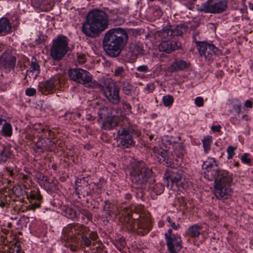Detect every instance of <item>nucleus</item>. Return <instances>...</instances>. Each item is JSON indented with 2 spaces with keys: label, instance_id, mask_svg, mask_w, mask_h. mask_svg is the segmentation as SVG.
I'll list each match as a JSON object with an SVG mask.
<instances>
[{
  "label": "nucleus",
  "instance_id": "f257e3e1",
  "mask_svg": "<svg viewBox=\"0 0 253 253\" xmlns=\"http://www.w3.org/2000/svg\"><path fill=\"white\" fill-rule=\"evenodd\" d=\"M63 231L66 234L64 237V239L67 240L65 246L72 251H76L78 249V240L75 236L76 234L82 235L81 245L83 247L94 246L98 239L96 232H90L88 227L82 224H71Z\"/></svg>",
  "mask_w": 253,
  "mask_h": 253
},
{
  "label": "nucleus",
  "instance_id": "f03ea898",
  "mask_svg": "<svg viewBox=\"0 0 253 253\" xmlns=\"http://www.w3.org/2000/svg\"><path fill=\"white\" fill-rule=\"evenodd\" d=\"M123 225L128 231L140 236L147 235L151 230L152 223L150 214L148 211L141 213L137 217L129 208L124 209Z\"/></svg>",
  "mask_w": 253,
  "mask_h": 253
},
{
  "label": "nucleus",
  "instance_id": "7ed1b4c3",
  "mask_svg": "<svg viewBox=\"0 0 253 253\" xmlns=\"http://www.w3.org/2000/svg\"><path fill=\"white\" fill-rule=\"evenodd\" d=\"M126 31L121 28L109 30L103 40V48L106 54L112 57L118 56L128 41Z\"/></svg>",
  "mask_w": 253,
  "mask_h": 253
},
{
  "label": "nucleus",
  "instance_id": "20e7f679",
  "mask_svg": "<svg viewBox=\"0 0 253 253\" xmlns=\"http://www.w3.org/2000/svg\"><path fill=\"white\" fill-rule=\"evenodd\" d=\"M109 17L104 11L94 9L88 13L82 25V32L87 37L95 38L108 28Z\"/></svg>",
  "mask_w": 253,
  "mask_h": 253
},
{
  "label": "nucleus",
  "instance_id": "39448f33",
  "mask_svg": "<svg viewBox=\"0 0 253 253\" xmlns=\"http://www.w3.org/2000/svg\"><path fill=\"white\" fill-rule=\"evenodd\" d=\"M132 182L138 185H145L153 176V172L142 161L133 162L129 169Z\"/></svg>",
  "mask_w": 253,
  "mask_h": 253
},
{
  "label": "nucleus",
  "instance_id": "423d86ee",
  "mask_svg": "<svg viewBox=\"0 0 253 253\" xmlns=\"http://www.w3.org/2000/svg\"><path fill=\"white\" fill-rule=\"evenodd\" d=\"M69 39L62 35H58L52 41L50 47V56L54 60L60 61L67 53L69 50Z\"/></svg>",
  "mask_w": 253,
  "mask_h": 253
},
{
  "label": "nucleus",
  "instance_id": "0eeeda50",
  "mask_svg": "<svg viewBox=\"0 0 253 253\" xmlns=\"http://www.w3.org/2000/svg\"><path fill=\"white\" fill-rule=\"evenodd\" d=\"M99 88L110 103L114 105H117L120 103V88L113 80H106L104 84L99 86Z\"/></svg>",
  "mask_w": 253,
  "mask_h": 253
},
{
  "label": "nucleus",
  "instance_id": "6e6552de",
  "mask_svg": "<svg viewBox=\"0 0 253 253\" xmlns=\"http://www.w3.org/2000/svg\"><path fill=\"white\" fill-rule=\"evenodd\" d=\"M63 77L60 74L55 75L44 82L40 83L38 90L42 94L47 95L52 93L61 86Z\"/></svg>",
  "mask_w": 253,
  "mask_h": 253
},
{
  "label": "nucleus",
  "instance_id": "1a4fd4ad",
  "mask_svg": "<svg viewBox=\"0 0 253 253\" xmlns=\"http://www.w3.org/2000/svg\"><path fill=\"white\" fill-rule=\"evenodd\" d=\"M164 177L171 182L172 186L175 185L179 190L184 189L188 186L185 178L183 177L181 172L176 169L170 168L168 169Z\"/></svg>",
  "mask_w": 253,
  "mask_h": 253
},
{
  "label": "nucleus",
  "instance_id": "9d476101",
  "mask_svg": "<svg viewBox=\"0 0 253 253\" xmlns=\"http://www.w3.org/2000/svg\"><path fill=\"white\" fill-rule=\"evenodd\" d=\"M197 47L200 56L208 62L212 61L213 56L218 52V48L212 44L198 42Z\"/></svg>",
  "mask_w": 253,
  "mask_h": 253
},
{
  "label": "nucleus",
  "instance_id": "9b49d317",
  "mask_svg": "<svg viewBox=\"0 0 253 253\" xmlns=\"http://www.w3.org/2000/svg\"><path fill=\"white\" fill-rule=\"evenodd\" d=\"M227 7L225 0L215 1L208 0L202 5V10L210 13H219L223 12Z\"/></svg>",
  "mask_w": 253,
  "mask_h": 253
},
{
  "label": "nucleus",
  "instance_id": "f8f14e48",
  "mask_svg": "<svg viewBox=\"0 0 253 253\" xmlns=\"http://www.w3.org/2000/svg\"><path fill=\"white\" fill-rule=\"evenodd\" d=\"M119 144L125 148H128L134 145L132 137V131L129 128H123L118 131Z\"/></svg>",
  "mask_w": 253,
  "mask_h": 253
},
{
  "label": "nucleus",
  "instance_id": "ddd939ff",
  "mask_svg": "<svg viewBox=\"0 0 253 253\" xmlns=\"http://www.w3.org/2000/svg\"><path fill=\"white\" fill-rule=\"evenodd\" d=\"M218 164L214 158H209L203 165L204 171V177L209 180H213V175H215L217 170L220 169L217 168Z\"/></svg>",
  "mask_w": 253,
  "mask_h": 253
},
{
  "label": "nucleus",
  "instance_id": "4468645a",
  "mask_svg": "<svg viewBox=\"0 0 253 253\" xmlns=\"http://www.w3.org/2000/svg\"><path fill=\"white\" fill-rule=\"evenodd\" d=\"M213 175L214 184H219L231 186L233 183V174L228 170L219 169Z\"/></svg>",
  "mask_w": 253,
  "mask_h": 253
},
{
  "label": "nucleus",
  "instance_id": "2eb2a0df",
  "mask_svg": "<svg viewBox=\"0 0 253 253\" xmlns=\"http://www.w3.org/2000/svg\"><path fill=\"white\" fill-rule=\"evenodd\" d=\"M166 243L169 253H179L182 248L181 237L178 235H166Z\"/></svg>",
  "mask_w": 253,
  "mask_h": 253
},
{
  "label": "nucleus",
  "instance_id": "dca6fc26",
  "mask_svg": "<svg viewBox=\"0 0 253 253\" xmlns=\"http://www.w3.org/2000/svg\"><path fill=\"white\" fill-rule=\"evenodd\" d=\"M214 188L215 196L218 199L224 200L231 196L232 190L230 185L214 184Z\"/></svg>",
  "mask_w": 253,
  "mask_h": 253
},
{
  "label": "nucleus",
  "instance_id": "f3484780",
  "mask_svg": "<svg viewBox=\"0 0 253 253\" xmlns=\"http://www.w3.org/2000/svg\"><path fill=\"white\" fill-rule=\"evenodd\" d=\"M16 62V57L10 53H3L0 56V65L6 72H9L14 69Z\"/></svg>",
  "mask_w": 253,
  "mask_h": 253
},
{
  "label": "nucleus",
  "instance_id": "a211bd4d",
  "mask_svg": "<svg viewBox=\"0 0 253 253\" xmlns=\"http://www.w3.org/2000/svg\"><path fill=\"white\" fill-rule=\"evenodd\" d=\"M181 44L177 41L169 40L162 41L159 45V49L161 51H164L167 53H169L172 51L179 49Z\"/></svg>",
  "mask_w": 253,
  "mask_h": 253
},
{
  "label": "nucleus",
  "instance_id": "6ab92c4d",
  "mask_svg": "<svg viewBox=\"0 0 253 253\" xmlns=\"http://www.w3.org/2000/svg\"><path fill=\"white\" fill-rule=\"evenodd\" d=\"M119 122V117L114 114L102 121V128L105 130L112 129L118 126Z\"/></svg>",
  "mask_w": 253,
  "mask_h": 253
},
{
  "label": "nucleus",
  "instance_id": "aec40b11",
  "mask_svg": "<svg viewBox=\"0 0 253 253\" xmlns=\"http://www.w3.org/2000/svg\"><path fill=\"white\" fill-rule=\"evenodd\" d=\"M84 70L80 68L71 69L69 70V76L71 80L78 83L83 81L81 78L82 76H85Z\"/></svg>",
  "mask_w": 253,
  "mask_h": 253
},
{
  "label": "nucleus",
  "instance_id": "412c9836",
  "mask_svg": "<svg viewBox=\"0 0 253 253\" xmlns=\"http://www.w3.org/2000/svg\"><path fill=\"white\" fill-rule=\"evenodd\" d=\"M29 198L31 200L30 204L28 206L30 210H35L40 207V201L42 199V196L39 193L36 192L30 194Z\"/></svg>",
  "mask_w": 253,
  "mask_h": 253
},
{
  "label": "nucleus",
  "instance_id": "4be33fe9",
  "mask_svg": "<svg viewBox=\"0 0 253 253\" xmlns=\"http://www.w3.org/2000/svg\"><path fill=\"white\" fill-rule=\"evenodd\" d=\"M98 115L102 121L109 118L114 114V109L112 107L102 106L98 109Z\"/></svg>",
  "mask_w": 253,
  "mask_h": 253
},
{
  "label": "nucleus",
  "instance_id": "5701e85b",
  "mask_svg": "<svg viewBox=\"0 0 253 253\" xmlns=\"http://www.w3.org/2000/svg\"><path fill=\"white\" fill-rule=\"evenodd\" d=\"M190 64L185 61L179 60L174 62L169 68L171 72H177L180 70H183L188 69Z\"/></svg>",
  "mask_w": 253,
  "mask_h": 253
},
{
  "label": "nucleus",
  "instance_id": "b1692460",
  "mask_svg": "<svg viewBox=\"0 0 253 253\" xmlns=\"http://www.w3.org/2000/svg\"><path fill=\"white\" fill-rule=\"evenodd\" d=\"M13 151L10 145L3 146L2 150L0 152V163H4L7 159L13 156Z\"/></svg>",
  "mask_w": 253,
  "mask_h": 253
},
{
  "label": "nucleus",
  "instance_id": "393cba45",
  "mask_svg": "<svg viewBox=\"0 0 253 253\" xmlns=\"http://www.w3.org/2000/svg\"><path fill=\"white\" fill-rule=\"evenodd\" d=\"M11 30V25L9 20L6 18L0 19V35L5 36L9 34Z\"/></svg>",
  "mask_w": 253,
  "mask_h": 253
},
{
  "label": "nucleus",
  "instance_id": "a878e982",
  "mask_svg": "<svg viewBox=\"0 0 253 253\" xmlns=\"http://www.w3.org/2000/svg\"><path fill=\"white\" fill-rule=\"evenodd\" d=\"M157 36L161 39L166 40H169L172 38L170 26L164 27L161 30L158 31Z\"/></svg>",
  "mask_w": 253,
  "mask_h": 253
},
{
  "label": "nucleus",
  "instance_id": "bb28decb",
  "mask_svg": "<svg viewBox=\"0 0 253 253\" xmlns=\"http://www.w3.org/2000/svg\"><path fill=\"white\" fill-rule=\"evenodd\" d=\"M160 153L161 157H158L160 162L167 167H171L173 165V163L171 159L168 157V150L161 149Z\"/></svg>",
  "mask_w": 253,
  "mask_h": 253
},
{
  "label": "nucleus",
  "instance_id": "cd10ccee",
  "mask_svg": "<svg viewBox=\"0 0 253 253\" xmlns=\"http://www.w3.org/2000/svg\"><path fill=\"white\" fill-rule=\"evenodd\" d=\"M171 30L172 38L174 36H181L186 31V28L183 25L180 24L176 26H170Z\"/></svg>",
  "mask_w": 253,
  "mask_h": 253
},
{
  "label": "nucleus",
  "instance_id": "c85d7f7f",
  "mask_svg": "<svg viewBox=\"0 0 253 253\" xmlns=\"http://www.w3.org/2000/svg\"><path fill=\"white\" fill-rule=\"evenodd\" d=\"M201 229V226L194 224L189 227L188 234L191 238H196L200 235Z\"/></svg>",
  "mask_w": 253,
  "mask_h": 253
},
{
  "label": "nucleus",
  "instance_id": "c756f323",
  "mask_svg": "<svg viewBox=\"0 0 253 253\" xmlns=\"http://www.w3.org/2000/svg\"><path fill=\"white\" fill-rule=\"evenodd\" d=\"M171 153L172 156H176L177 158H180L184 155L185 151L183 145L177 143L174 145V149Z\"/></svg>",
  "mask_w": 253,
  "mask_h": 253
},
{
  "label": "nucleus",
  "instance_id": "7c9ffc66",
  "mask_svg": "<svg viewBox=\"0 0 253 253\" xmlns=\"http://www.w3.org/2000/svg\"><path fill=\"white\" fill-rule=\"evenodd\" d=\"M4 123L2 127L1 132L3 136L9 137L12 135V127L11 124L6 122L4 120Z\"/></svg>",
  "mask_w": 253,
  "mask_h": 253
},
{
  "label": "nucleus",
  "instance_id": "2f4dec72",
  "mask_svg": "<svg viewBox=\"0 0 253 253\" xmlns=\"http://www.w3.org/2000/svg\"><path fill=\"white\" fill-rule=\"evenodd\" d=\"M85 76H82L81 78L83 80V81L79 82L80 84H82L86 86H90L92 84V75L87 71L84 70Z\"/></svg>",
  "mask_w": 253,
  "mask_h": 253
},
{
  "label": "nucleus",
  "instance_id": "473e14b6",
  "mask_svg": "<svg viewBox=\"0 0 253 253\" xmlns=\"http://www.w3.org/2000/svg\"><path fill=\"white\" fill-rule=\"evenodd\" d=\"M212 141V137L207 136L202 140L204 150L206 153H208L211 150V145Z\"/></svg>",
  "mask_w": 253,
  "mask_h": 253
},
{
  "label": "nucleus",
  "instance_id": "72a5a7b5",
  "mask_svg": "<svg viewBox=\"0 0 253 253\" xmlns=\"http://www.w3.org/2000/svg\"><path fill=\"white\" fill-rule=\"evenodd\" d=\"M132 87V86L128 82L126 81H123L122 83V90L125 94L127 95H131Z\"/></svg>",
  "mask_w": 253,
  "mask_h": 253
},
{
  "label": "nucleus",
  "instance_id": "f704fd0d",
  "mask_svg": "<svg viewBox=\"0 0 253 253\" xmlns=\"http://www.w3.org/2000/svg\"><path fill=\"white\" fill-rule=\"evenodd\" d=\"M114 75L116 77L123 78L125 76V71L123 66H117L114 69Z\"/></svg>",
  "mask_w": 253,
  "mask_h": 253
},
{
  "label": "nucleus",
  "instance_id": "c9c22d12",
  "mask_svg": "<svg viewBox=\"0 0 253 253\" xmlns=\"http://www.w3.org/2000/svg\"><path fill=\"white\" fill-rule=\"evenodd\" d=\"M150 10L154 19H158L162 15V11L158 6L151 7Z\"/></svg>",
  "mask_w": 253,
  "mask_h": 253
},
{
  "label": "nucleus",
  "instance_id": "e433bc0d",
  "mask_svg": "<svg viewBox=\"0 0 253 253\" xmlns=\"http://www.w3.org/2000/svg\"><path fill=\"white\" fill-rule=\"evenodd\" d=\"M163 101L165 106L169 107L173 103V98L170 95H165L163 97Z\"/></svg>",
  "mask_w": 253,
  "mask_h": 253
},
{
  "label": "nucleus",
  "instance_id": "4c0bfd02",
  "mask_svg": "<svg viewBox=\"0 0 253 253\" xmlns=\"http://www.w3.org/2000/svg\"><path fill=\"white\" fill-rule=\"evenodd\" d=\"M30 70L31 72L37 71L38 74L40 73V67L36 62V59L35 58L32 59Z\"/></svg>",
  "mask_w": 253,
  "mask_h": 253
},
{
  "label": "nucleus",
  "instance_id": "58836bf2",
  "mask_svg": "<svg viewBox=\"0 0 253 253\" xmlns=\"http://www.w3.org/2000/svg\"><path fill=\"white\" fill-rule=\"evenodd\" d=\"M43 145L42 140L38 141L34 147V151L37 153L42 152L43 151Z\"/></svg>",
  "mask_w": 253,
  "mask_h": 253
},
{
  "label": "nucleus",
  "instance_id": "ea45409f",
  "mask_svg": "<svg viewBox=\"0 0 253 253\" xmlns=\"http://www.w3.org/2000/svg\"><path fill=\"white\" fill-rule=\"evenodd\" d=\"M65 215L70 218H75L76 216V212L70 208H67L65 210Z\"/></svg>",
  "mask_w": 253,
  "mask_h": 253
},
{
  "label": "nucleus",
  "instance_id": "a19ab883",
  "mask_svg": "<svg viewBox=\"0 0 253 253\" xmlns=\"http://www.w3.org/2000/svg\"><path fill=\"white\" fill-rule=\"evenodd\" d=\"M153 190L157 195H159L164 191V187L162 184L158 183L154 185Z\"/></svg>",
  "mask_w": 253,
  "mask_h": 253
},
{
  "label": "nucleus",
  "instance_id": "79ce46f5",
  "mask_svg": "<svg viewBox=\"0 0 253 253\" xmlns=\"http://www.w3.org/2000/svg\"><path fill=\"white\" fill-rule=\"evenodd\" d=\"M133 53L136 55H142L144 54V50L141 46L138 45H134Z\"/></svg>",
  "mask_w": 253,
  "mask_h": 253
},
{
  "label": "nucleus",
  "instance_id": "37998d69",
  "mask_svg": "<svg viewBox=\"0 0 253 253\" xmlns=\"http://www.w3.org/2000/svg\"><path fill=\"white\" fill-rule=\"evenodd\" d=\"M77 61L79 64H83L86 61L85 55L84 54L77 53Z\"/></svg>",
  "mask_w": 253,
  "mask_h": 253
},
{
  "label": "nucleus",
  "instance_id": "c03bdc74",
  "mask_svg": "<svg viewBox=\"0 0 253 253\" xmlns=\"http://www.w3.org/2000/svg\"><path fill=\"white\" fill-rule=\"evenodd\" d=\"M5 175H7L8 176H9L11 178V179L8 180V182L9 183L11 182L12 181V180L14 179V176H15L13 171L11 170L9 168H6L5 169Z\"/></svg>",
  "mask_w": 253,
  "mask_h": 253
},
{
  "label": "nucleus",
  "instance_id": "a18cd8bd",
  "mask_svg": "<svg viewBox=\"0 0 253 253\" xmlns=\"http://www.w3.org/2000/svg\"><path fill=\"white\" fill-rule=\"evenodd\" d=\"M242 106V104L241 102L237 104H234L233 105V109L238 114V115H239L241 113Z\"/></svg>",
  "mask_w": 253,
  "mask_h": 253
},
{
  "label": "nucleus",
  "instance_id": "49530a36",
  "mask_svg": "<svg viewBox=\"0 0 253 253\" xmlns=\"http://www.w3.org/2000/svg\"><path fill=\"white\" fill-rule=\"evenodd\" d=\"M235 149L232 146H229L227 148V152L228 154V159H231L234 155Z\"/></svg>",
  "mask_w": 253,
  "mask_h": 253
},
{
  "label": "nucleus",
  "instance_id": "de8ad7c7",
  "mask_svg": "<svg viewBox=\"0 0 253 253\" xmlns=\"http://www.w3.org/2000/svg\"><path fill=\"white\" fill-rule=\"evenodd\" d=\"M195 104L198 107L204 106V99L202 97H197L195 99Z\"/></svg>",
  "mask_w": 253,
  "mask_h": 253
},
{
  "label": "nucleus",
  "instance_id": "09e8293b",
  "mask_svg": "<svg viewBox=\"0 0 253 253\" xmlns=\"http://www.w3.org/2000/svg\"><path fill=\"white\" fill-rule=\"evenodd\" d=\"M25 93L27 96H32L36 93V90L34 88H28L26 90Z\"/></svg>",
  "mask_w": 253,
  "mask_h": 253
},
{
  "label": "nucleus",
  "instance_id": "8fccbe9b",
  "mask_svg": "<svg viewBox=\"0 0 253 253\" xmlns=\"http://www.w3.org/2000/svg\"><path fill=\"white\" fill-rule=\"evenodd\" d=\"M145 90L148 92H152L155 90V85L154 84L150 83L147 84Z\"/></svg>",
  "mask_w": 253,
  "mask_h": 253
},
{
  "label": "nucleus",
  "instance_id": "3c124183",
  "mask_svg": "<svg viewBox=\"0 0 253 253\" xmlns=\"http://www.w3.org/2000/svg\"><path fill=\"white\" fill-rule=\"evenodd\" d=\"M249 154L245 153L242 156L241 160L245 164H250L251 162V159L248 158Z\"/></svg>",
  "mask_w": 253,
  "mask_h": 253
},
{
  "label": "nucleus",
  "instance_id": "603ef678",
  "mask_svg": "<svg viewBox=\"0 0 253 253\" xmlns=\"http://www.w3.org/2000/svg\"><path fill=\"white\" fill-rule=\"evenodd\" d=\"M136 70L138 71H139V72H147L148 71H149V69H148L147 66L143 65L138 66L136 68Z\"/></svg>",
  "mask_w": 253,
  "mask_h": 253
},
{
  "label": "nucleus",
  "instance_id": "864d4df0",
  "mask_svg": "<svg viewBox=\"0 0 253 253\" xmlns=\"http://www.w3.org/2000/svg\"><path fill=\"white\" fill-rule=\"evenodd\" d=\"M169 226H170L171 228L175 230H177L179 228V224L177 223H176L175 222H172L169 224Z\"/></svg>",
  "mask_w": 253,
  "mask_h": 253
},
{
  "label": "nucleus",
  "instance_id": "5fc2aeb1",
  "mask_svg": "<svg viewBox=\"0 0 253 253\" xmlns=\"http://www.w3.org/2000/svg\"><path fill=\"white\" fill-rule=\"evenodd\" d=\"M244 105L246 108H252L253 107V102L251 100H247Z\"/></svg>",
  "mask_w": 253,
  "mask_h": 253
},
{
  "label": "nucleus",
  "instance_id": "6e6d98bb",
  "mask_svg": "<svg viewBox=\"0 0 253 253\" xmlns=\"http://www.w3.org/2000/svg\"><path fill=\"white\" fill-rule=\"evenodd\" d=\"M221 126L220 125L217 126H212L211 129L213 131L219 132L220 131Z\"/></svg>",
  "mask_w": 253,
  "mask_h": 253
},
{
  "label": "nucleus",
  "instance_id": "4d7b16f0",
  "mask_svg": "<svg viewBox=\"0 0 253 253\" xmlns=\"http://www.w3.org/2000/svg\"><path fill=\"white\" fill-rule=\"evenodd\" d=\"M123 107L125 108V109L126 110H130L131 109V105L129 104V103H126V102L124 101L123 102Z\"/></svg>",
  "mask_w": 253,
  "mask_h": 253
},
{
  "label": "nucleus",
  "instance_id": "13d9d810",
  "mask_svg": "<svg viewBox=\"0 0 253 253\" xmlns=\"http://www.w3.org/2000/svg\"><path fill=\"white\" fill-rule=\"evenodd\" d=\"M120 244L121 245V247H125L126 245V240L124 238H121L120 240Z\"/></svg>",
  "mask_w": 253,
  "mask_h": 253
},
{
  "label": "nucleus",
  "instance_id": "bf43d9fd",
  "mask_svg": "<svg viewBox=\"0 0 253 253\" xmlns=\"http://www.w3.org/2000/svg\"><path fill=\"white\" fill-rule=\"evenodd\" d=\"M172 230L171 229H169L168 231V232L166 233L165 235V239L166 240V235L168 236H172L173 235H175L174 234H172Z\"/></svg>",
  "mask_w": 253,
  "mask_h": 253
},
{
  "label": "nucleus",
  "instance_id": "052dcab7",
  "mask_svg": "<svg viewBox=\"0 0 253 253\" xmlns=\"http://www.w3.org/2000/svg\"><path fill=\"white\" fill-rule=\"evenodd\" d=\"M167 221L169 223V224L171 222H172V220L169 216H168L167 217Z\"/></svg>",
  "mask_w": 253,
  "mask_h": 253
},
{
  "label": "nucleus",
  "instance_id": "680f3d73",
  "mask_svg": "<svg viewBox=\"0 0 253 253\" xmlns=\"http://www.w3.org/2000/svg\"><path fill=\"white\" fill-rule=\"evenodd\" d=\"M4 121V119H3V117L2 116H0V126L3 124Z\"/></svg>",
  "mask_w": 253,
  "mask_h": 253
},
{
  "label": "nucleus",
  "instance_id": "e2e57ef3",
  "mask_svg": "<svg viewBox=\"0 0 253 253\" xmlns=\"http://www.w3.org/2000/svg\"><path fill=\"white\" fill-rule=\"evenodd\" d=\"M249 7L251 10L253 11V3H250L249 4Z\"/></svg>",
  "mask_w": 253,
  "mask_h": 253
},
{
  "label": "nucleus",
  "instance_id": "0e129e2a",
  "mask_svg": "<svg viewBox=\"0 0 253 253\" xmlns=\"http://www.w3.org/2000/svg\"><path fill=\"white\" fill-rule=\"evenodd\" d=\"M28 178V176L27 175H23L22 176L23 179H27Z\"/></svg>",
  "mask_w": 253,
  "mask_h": 253
},
{
  "label": "nucleus",
  "instance_id": "69168bd1",
  "mask_svg": "<svg viewBox=\"0 0 253 253\" xmlns=\"http://www.w3.org/2000/svg\"><path fill=\"white\" fill-rule=\"evenodd\" d=\"M126 198L127 199H129L131 198V195L130 194H126Z\"/></svg>",
  "mask_w": 253,
  "mask_h": 253
},
{
  "label": "nucleus",
  "instance_id": "338daca9",
  "mask_svg": "<svg viewBox=\"0 0 253 253\" xmlns=\"http://www.w3.org/2000/svg\"><path fill=\"white\" fill-rule=\"evenodd\" d=\"M242 119H245V120H247L248 119V116L246 115H245L244 116H242Z\"/></svg>",
  "mask_w": 253,
  "mask_h": 253
},
{
  "label": "nucleus",
  "instance_id": "774afa93",
  "mask_svg": "<svg viewBox=\"0 0 253 253\" xmlns=\"http://www.w3.org/2000/svg\"><path fill=\"white\" fill-rule=\"evenodd\" d=\"M154 138V135H150L149 136V140H152Z\"/></svg>",
  "mask_w": 253,
  "mask_h": 253
}]
</instances>
